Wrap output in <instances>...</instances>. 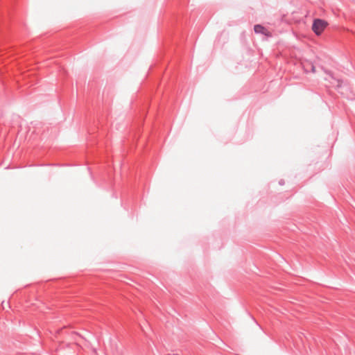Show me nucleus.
<instances>
[{
    "instance_id": "obj_1",
    "label": "nucleus",
    "mask_w": 355,
    "mask_h": 355,
    "mask_svg": "<svg viewBox=\"0 0 355 355\" xmlns=\"http://www.w3.org/2000/svg\"><path fill=\"white\" fill-rule=\"evenodd\" d=\"M327 22L324 20L316 19L313 21L312 30L317 35H320L327 26Z\"/></svg>"
},
{
    "instance_id": "obj_2",
    "label": "nucleus",
    "mask_w": 355,
    "mask_h": 355,
    "mask_svg": "<svg viewBox=\"0 0 355 355\" xmlns=\"http://www.w3.org/2000/svg\"><path fill=\"white\" fill-rule=\"evenodd\" d=\"M254 31L256 33H261L265 35H268L269 32L268 30L260 24H257L254 26Z\"/></svg>"
}]
</instances>
